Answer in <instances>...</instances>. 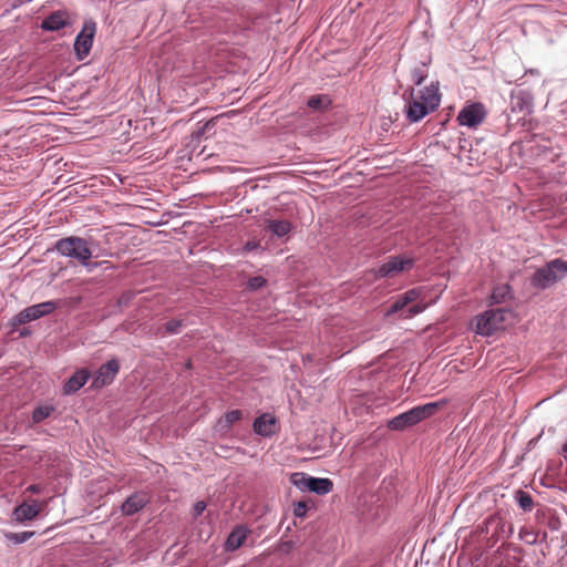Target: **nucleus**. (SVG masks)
<instances>
[{"instance_id":"nucleus-5","label":"nucleus","mask_w":567,"mask_h":567,"mask_svg":"<svg viewBox=\"0 0 567 567\" xmlns=\"http://www.w3.org/2000/svg\"><path fill=\"white\" fill-rule=\"evenodd\" d=\"M55 248L61 255L76 259L81 265H86L92 257L87 241L80 237L60 239Z\"/></svg>"},{"instance_id":"nucleus-4","label":"nucleus","mask_w":567,"mask_h":567,"mask_svg":"<svg viewBox=\"0 0 567 567\" xmlns=\"http://www.w3.org/2000/svg\"><path fill=\"white\" fill-rule=\"evenodd\" d=\"M512 312L505 308L487 310L476 317L475 331L482 336H491L495 331L504 329L505 322Z\"/></svg>"},{"instance_id":"nucleus-25","label":"nucleus","mask_w":567,"mask_h":567,"mask_svg":"<svg viewBox=\"0 0 567 567\" xmlns=\"http://www.w3.org/2000/svg\"><path fill=\"white\" fill-rule=\"evenodd\" d=\"M426 309V303H415L412 305L408 310L402 315L403 318L409 319L412 318L421 312H423Z\"/></svg>"},{"instance_id":"nucleus-17","label":"nucleus","mask_w":567,"mask_h":567,"mask_svg":"<svg viewBox=\"0 0 567 567\" xmlns=\"http://www.w3.org/2000/svg\"><path fill=\"white\" fill-rule=\"evenodd\" d=\"M333 488V483L330 478L312 477L308 481V491L318 495H326Z\"/></svg>"},{"instance_id":"nucleus-21","label":"nucleus","mask_w":567,"mask_h":567,"mask_svg":"<svg viewBox=\"0 0 567 567\" xmlns=\"http://www.w3.org/2000/svg\"><path fill=\"white\" fill-rule=\"evenodd\" d=\"M516 499L522 509L525 512H530L534 506L533 497L525 491L518 489L516 492Z\"/></svg>"},{"instance_id":"nucleus-10","label":"nucleus","mask_w":567,"mask_h":567,"mask_svg":"<svg viewBox=\"0 0 567 567\" xmlns=\"http://www.w3.org/2000/svg\"><path fill=\"white\" fill-rule=\"evenodd\" d=\"M120 370V363L116 359H112L107 361L105 364L101 365L96 372V375L93 380L94 388L105 386L114 380Z\"/></svg>"},{"instance_id":"nucleus-7","label":"nucleus","mask_w":567,"mask_h":567,"mask_svg":"<svg viewBox=\"0 0 567 567\" xmlns=\"http://www.w3.org/2000/svg\"><path fill=\"white\" fill-rule=\"evenodd\" d=\"M58 307L55 301H45L37 303L21 310L14 318L18 324H24L27 322L40 319L47 315L52 313Z\"/></svg>"},{"instance_id":"nucleus-2","label":"nucleus","mask_w":567,"mask_h":567,"mask_svg":"<svg viewBox=\"0 0 567 567\" xmlns=\"http://www.w3.org/2000/svg\"><path fill=\"white\" fill-rule=\"evenodd\" d=\"M446 403V400H441L423 405H417L391 419L388 423V427L393 431H402L406 427L413 426L419 422L434 415L439 410L445 406Z\"/></svg>"},{"instance_id":"nucleus-30","label":"nucleus","mask_w":567,"mask_h":567,"mask_svg":"<svg viewBox=\"0 0 567 567\" xmlns=\"http://www.w3.org/2000/svg\"><path fill=\"white\" fill-rule=\"evenodd\" d=\"M412 81L415 85H421L424 79L426 78L425 72L422 69H415L412 72Z\"/></svg>"},{"instance_id":"nucleus-15","label":"nucleus","mask_w":567,"mask_h":567,"mask_svg":"<svg viewBox=\"0 0 567 567\" xmlns=\"http://www.w3.org/2000/svg\"><path fill=\"white\" fill-rule=\"evenodd\" d=\"M90 372L86 369L78 370L63 385L64 394H73L89 380Z\"/></svg>"},{"instance_id":"nucleus-8","label":"nucleus","mask_w":567,"mask_h":567,"mask_svg":"<svg viewBox=\"0 0 567 567\" xmlns=\"http://www.w3.org/2000/svg\"><path fill=\"white\" fill-rule=\"evenodd\" d=\"M95 31L96 23L90 20L84 23L82 31L78 34L74 42V50L79 60H83L89 55Z\"/></svg>"},{"instance_id":"nucleus-28","label":"nucleus","mask_w":567,"mask_h":567,"mask_svg":"<svg viewBox=\"0 0 567 567\" xmlns=\"http://www.w3.org/2000/svg\"><path fill=\"white\" fill-rule=\"evenodd\" d=\"M243 416V413L241 411L239 410H233L228 413H226L225 415V422L228 424V425H231L236 422H238Z\"/></svg>"},{"instance_id":"nucleus-29","label":"nucleus","mask_w":567,"mask_h":567,"mask_svg":"<svg viewBox=\"0 0 567 567\" xmlns=\"http://www.w3.org/2000/svg\"><path fill=\"white\" fill-rule=\"evenodd\" d=\"M308 511V505L306 502L300 501L293 505V514L297 517H305Z\"/></svg>"},{"instance_id":"nucleus-36","label":"nucleus","mask_w":567,"mask_h":567,"mask_svg":"<svg viewBox=\"0 0 567 567\" xmlns=\"http://www.w3.org/2000/svg\"><path fill=\"white\" fill-rule=\"evenodd\" d=\"M561 453L566 456L567 455V443L564 444L563 449H561Z\"/></svg>"},{"instance_id":"nucleus-9","label":"nucleus","mask_w":567,"mask_h":567,"mask_svg":"<svg viewBox=\"0 0 567 567\" xmlns=\"http://www.w3.org/2000/svg\"><path fill=\"white\" fill-rule=\"evenodd\" d=\"M485 110L481 103H472L461 110L457 115L460 125L476 127L485 118Z\"/></svg>"},{"instance_id":"nucleus-13","label":"nucleus","mask_w":567,"mask_h":567,"mask_svg":"<svg viewBox=\"0 0 567 567\" xmlns=\"http://www.w3.org/2000/svg\"><path fill=\"white\" fill-rule=\"evenodd\" d=\"M277 420L270 413H264L254 421V431L261 436H270L276 432Z\"/></svg>"},{"instance_id":"nucleus-1","label":"nucleus","mask_w":567,"mask_h":567,"mask_svg":"<svg viewBox=\"0 0 567 567\" xmlns=\"http://www.w3.org/2000/svg\"><path fill=\"white\" fill-rule=\"evenodd\" d=\"M441 103V93L439 82H432L430 85L420 90H411L405 103V116L411 123L424 118L427 114L437 110Z\"/></svg>"},{"instance_id":"nucleus-32","label":"nucleus","mask_w":567,"mask_h":567,"mask_svg":"<svg viewBox=\"0 0 567 567\" xmlns=\"http://www.w3.org/2000/svg\"><path fill=\"white\" fill-rule=\"evenodd\" d=\"M265 284H266V279L260 276L250 278L248 281V286L251 289H258V288L262 287Z\"/></svg>"},{"instance_id":"nucleus-23","label":"nucleus","mask_w":567,"mask_h":567,"mask_svg":"<svg viewBox=\"0 0 567 567\" xmlns=\"http://www.w3.org/2000/svg\"><path fill=\"white\" fill-rule=\"evenodd\" d=\"M311 480V476L305 473H293L290 476V482L300 491H308V481Z\"/></svg>"},{"instance_id":"nucleus-35","label":"nucleus","mask_w":567,"mask_h":567,"mask_svg":"<svg viewBox=\"0 0 567 567\" xmlns=\"http://www.w3.org/2000/svg\"><path fill=\"white\" fill-rule=\"evenodd\" d=\"M255 247H256V244H254V243H247V244H246V246H245V249H246V250H251V249H254Z\"/></svg>"},{"instance_id":"nucleus-18","label":"nucleus","mask_w":567,"mask_h":567,"mask_svg":"<svg viewBox=\"0 0 567 567\" xmlns=\"http://www.w3.org/2000/svg\"><path fill=\"white\" fill-rule=\"evenodd\" d=\"M266 228L274 235L284 237L291 231L292 225L288 220H268Z\"/></svg>"},{"instance_id":"nucleus-16","label":"nucleus","mask_w":567,"mask_h":567,"mask_svg":"<svg viewBox=\"0 0 567 567\" xmlns=\"http://www.w3.org/2000/svg\"><path fill=\"white\" fill-rule=\"evenodd\" d=\"M249 530L244 526H237L233 529L229 536L226 539V549L227 550H236L238 549L246 540Z\"/></svg>"},{"instance_id":"nucleus-11","label":"nucleus","mask_w":567,"mask_h":567,"mask_svg":"<svg viewBox=\"0 0 567 567\" xmlns=\"http://www.w3.org/2000/svg\"><path fill=\"white\" fill-rule=\"evenodd\" d=\"M71 23L69 13L63 10L55 11L41 22V29L45 31H58Z\"/></svg>"},{"instance_id":"nucleus-27","label":"nucleus","mask_w":567,"mask_h":567,"mask_svg":"<svg viewBox=\"0 0 567 567\" xmlns=\"http://www.w3.org/2000/svg\"><path fill=\"white\" fill-rule=\"evenodd\" d=\"M403 295L405 296V300H408L410 303H413L416 300H419V298L421 297L422 289L421 288H413V289L408 290Z\"/></svg>"},{"instance_id":"nucleus-33","label":"nucleus","mask_w":567,"mask_h":567,"mask_svg":"<svg viewBox=\"0 0 567 567\" xmlns=\"http://www.w3.org/2000/svg\"><path fill=\"white\" fill-rule=\"evenodd\" d=\"M205 509H206V503L203 501L197 502L194 505V516L197 517V516L202 515Z\"/></svg>"},{"instance_id":"nucleus-20","label":"nucleus","mask_w":567,"mask_h":567,"mask_svg":"<svg viewBox=\"0 0 567 567\" xmlns=\"http://www.w3.org/2000/svg\"><path fill=\"white\" fill-rule=\"evenodd\" d=\"M54 411V408L52 405H40L34 409L32 413V421L33 423H40L47 417L51 415V413Z\"/></svg>"},{"instance_id":"nucleus-22","label":"nucleus","mask_w":567,"mask_h":567,"mask_svg":"<svg viewBox=\"0 0 567 567\" xmlns=\"http://www.w3.org/2000/svg\"><path fill=\"white\" fill-rule=\"evenodd\" d=\"M34 535V532L25 530L20 533H6L4 537L8 542H11L12 544H22L27 540H29Z\"/></svg>"},{"instance_id":"nucleus-24","label":"nucleus","mask_w":567,"mask_h":567,"mask_svg":"<svg viewBox=\"0 0 567 567\" xmlns=\"http://www.w3.org/2000/svg\"><path fill=\"white\" fill-rule=\"evenodd\" d=\"M410 302L405 300V296L402 293L398 296L396 300L391 305L386 315H392L402 311Z\"/></svg>"},{"instance_id":"nucleus-34","label":"nucleus","mask_w":567,"mask_h":567,"mask_svg":"<svg viewBox=\"0 0 567 567\" xmlns=\"http://www.w3.org/2000/svg\"><path fill=\"white\" fill-rule=\"evenodd\" d=\"M41 491H42V487H41V485H39V484H32V485H30V486L27 488V492H30V493H33V494L41 493Z\"/></svg>"},{"instance_id":"nucleus-31","label":"nucleus","mask_w":567,"mask_h":567,"mask_svg":"<svg viewBox=\"0 0 567 567\" xmlns=\"http://www.w3.org/2000/svg\"><path fill=\"white\" fill-rule=\"evenodd\" d=\"M326 100L327 99L321 95L311 96L308 101V106L311 109H320L322 106L323 101Z\"/></svg>"},{"instance_id":"nucleus-12","label":"nucleus","mask_w":567,"mask_h":567,"mask_svg":"<svg viewBox=\"0 0 567 567\" xmlns=\"http://www.w3.org/2000/svg\"><path fill=\"white\" fill-rule=\"evenodd\" d=\"M41 509L42 505L37 501H32L31 503L24 502L14 508L13 516L16 520L22 523L24 520H30L37 517Z\"/></svg>"},{"instance_id":"nucleus-19","label":"nucleus","mask_w":567,"mask_h":567,"mask_svg":"<svg viewBox=\"0 0 567 567\" xmlns=\"http://www.w3.org/2000/svg\"><path fill=\"white\" fill-rule=\"evenodd\" d=\"M511 298V287L507 284L496 286L491 295V303L497 305Z\"/></svg>"},{"instance_id":"nucleus-14","label":"nucleus","mask_w":567,"mask_h":567,"mask_svg":"<svg viewBox=\"0 0 567 567\" xmlns=\"http://www.w3.org/2000/svg\"><path fill=\"white\" fill-rule=\"evenodd\" d=\"M148 503V497L144 493L131 495L122 505V512L126 516L134 515Z\"/></svg>"},{"instance_id":"nucleus-26","label":"nucleus","mask_w":567,"mask_h":567,"mask_svg":"<svg viewBox=\"0 0 567 567\" xmlns=\"http://www.w3.org/2000/svg\"><path fill=\"white\" fill-rule=\"evenodd\" d=\"M183 327V320L172 319L165 324V330L167 333H178L181 328Z\"/></svg>"},{"instance_id":"nucleus-6","label":"nucleus","mask_w":567,"mask_h":567,"mask_svg":"<svg viewBox=\"0 0 567 567\" xmlns=\"http://www.w3.org/2000/svg\"><path fill=\"white\" fill-rule=\"evenodd\" d=\"M414 265V259L404 256L389 257L385 262L373 270L377 279L395 277L403 271H409Z\"/></svg>"},{"instance_id":"nucleus-3","label":"nucleus","mask_w":567,"mask_h":567,"mask_svg":"<svg viewBox=\"0 0 567 567\" xmlns=\"http://www.w3.org/2000/svg\"><path fill=\"white\" fill-rule=\"evenodd\" d=\"M567 276V261L560 258L548 261L530 277V285L536 289H547Z\"/></svg>"}]
</instances>
